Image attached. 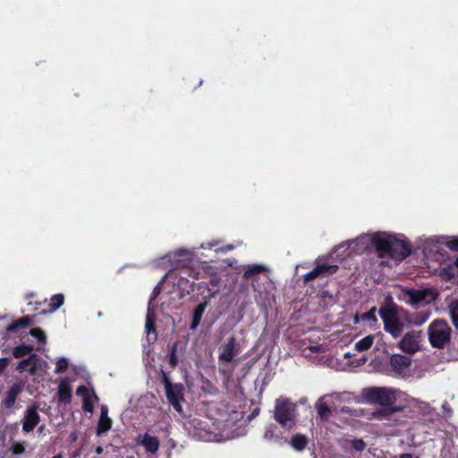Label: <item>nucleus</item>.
Masks as SVG:
<instances>
[{
  "mask_svg": "<svg viewBox=\"0 0 458 458\" xmlns=\"http://www.w3.org/2000/svg\"><path fill=\"white\" fill-rule=\"evenodd\" d=\"M11 450L14 454H21L24 453L25 448L22 444L15 443L12 445Z\"/></svg>",
  "mask_w": 458,
  "mask_h": 458,
  "instance_id": "38",
  "label": "nucleus"
},
{
  "mask_svg": "<svg viewBox=\"0 0 458 458\" xmlns=\"http://www.w3.org/2000/svg\"><path fill=\"white\" fill-rule=\"evenodd\" d=\"M168 361L169 365L172 368H175L178 364V358H177V344L174 343L170 350V352L168 354Z\"/></svg>",
  "mask_w": 458,
  "mask_h": 458,
  "instance_id": "30",
  "label": "nucleus"
},
{
  "mask_svg": "<svg viewBox=\"0 0 458 458\" xmlns=\"http://www.w3.org/2000/svg\"><path fill=\"white\" fill-rule=\"evenodd\" d=\"M217 282H218V281H217V280H216V279H213V278H212V279H210V284H211L212 285H216Z\"/></svg>",
  "mask_w": 458,
  "mask_h": 458,
  "instance_id": "50",
  "label": "nucleus"
},
{
  "mask_svg": "<svg viewBox=\"0 0 458 458\" xmlns=\"http://www.w3.org/2000/svg\"><path fill=\"white\" fill-rule=\"evenodd\" d=\"M324 399L325 396L319 398L316 403L315 407L320 420L323 421H327L332 414V410L329 407V405L326 402H324Z\"/></svg>",
  "mask_w": 458,
  "mask_h": 458,
  "instance_id": "17",
  "label": "nucleus"
},
{
  "mask_svg": "<svg viewBox=\"0 0 458 458\" xmlns=\"http://www.w3.org/2000/svg\"><path fill=\"white\" fill-rule=\"evenodd\" d=\"M21 390L22 386L20 383L13 384L7 391L5 398L2 401V406L7 409L13 408Z\"/></svg>",
  "mask_w": 458,
  "mask_h": 458,
  "instance_id": "13",
  "label": "nucleus"
},
{
  "mask_svg": "<svg viewBox=\"0 0 458 458\" xmlns=\"http://www.w3.org/2000/svg\"><path fill=\"white\" fill-rule=\"evenodd\" d=\"M93 398L95 400H98V396L95 393H93V397L91 396H84L82 399V408L86 412H92L94 410V402Z\"/></svg>",
  "mask_w": 458,
  "mask_h": 458,
  "instance_id": "28",
  "label": "nucleus"
},
{
  "mask_svg": "<svg viewBox=\"0 0 458 458\" xmlns=\"http://www.w3.org/2000/svg\"><path fill=\"white\" fill-rule=\"evenodd\" d=\"M439 275L443 280L450 281L458 276V271L454 264H447L440 269Z\"/></svg>",
  "mask_w": 458,
  "mask_h": 458,
  "instance_id": "20",
  "label": "nucleus"
},
{
  "mask_svg": "<svg viewBox=\"0 0 458 458\" xmlns=\"http://www.w3.org/2000/svg\"><path fill=\"white\" fill-rule=\"evenodd\" d=\"M399 458H419V457H413L411 454L404 453V454H401L399 455Z\"/></svg>",
  "mask_w": 458,
  "mask_h": 458,
  "instance_id": "45",
  "label": "nucleus"
},
{
  "mask_svg": "<svg viewBox=\"0 0 458 458\" xmlns=\"http://www.w3.org/2000/svg\"><path fill=\"white\" fill-rule=\"evenodd\" d=\"M68 360L64 357H61L56 360L55 363V373H64L68 369Z\"/></svg>",
  "mask_w": 458,
  "mask_h": 458,
  "instance_id": "31",
  "label": "nucleus"
},
{
  "mask_svg": "<svg viewBox=\"0 0 458 458\" xmlns=\"http://www.w3.org/2000/svg\"><path fill=\"white\" fill-rule=\"evenodd\" d=\"M206 307H207V302H201L194 308L193 314H192V320L191 323V329H195L199 325V322H200L203 313L206 310Z\"/></svg>",
  "mask_w": 458,
  "mask_h": 458,
  "instance_id": "19",
  "label": "nucleus"
},
{
  "mask_svg": "<svg viewBox=\"0 0 458 458\" xmlns=\"http://www.w3.org/2000/svg\"><path fill=\"white\" fill-rule=\"evenodd\" d=\"M112 427V420L110 418H99L96 432L98 436H101L110 430Z\"/></svg>",
  "mask_w": 458,
  "mask_h": 458,
  "instance_id": "23",
  "label": "nucleus"
},
{
  "mask_svg": "<svg viewBox=\"0 0 458 458\" xmlns=\"http://www.w3.org/2000/svg\"><path fill=\"white\" fill-rule=\"evenodd\" d=\"M76 394L77 395H80L82 397V399L84 398V396H90L89 394V389L86 386H80L77 390H76Z\"/></svg>",
  "mask_w": 458,
  "mask_h": 458,
  "instance_id": "39",
  "label": "nucleus"
},
{
  "mask_svg": "<svg viewBox=\"0 0 458 458\" xmlns=\"http://www.w3.org/2000/svg\"><path fill=\"white\" fill-rule=\"evenodd\" d=\"M34 323V317L23 316L6 326L2 333L1 339L4 343L13 340V344H18L27 335L26 329Z\"/></svg>",
  "mask_w": 458,
  "mask_h": 458,
  "instance_id": "4",
  "label": "nucleus"
},
{
  "mask_svg": "<svg viewBox=\"0 0 458 458\" xmlns=\"http://www.w3.org/2000/svg\"><path fill=\"white\" fill-rule=\"evenodd\" d=\"M454 265L458 271V257L456 258L455 261L454 262Z\"/></svg>",
  "mask_w": 458,
  "mask_h": 458,
  "instance_id": "51",
  "label": "nucleus"
},
{
  "mask_svg": "<svg viewBox=\"0 0 458 458\" xmlns=\"http://www.w3.org/2000/svg\"><path fill=\"white\" fill-rule=\"evenodd\" d=\"M52 458H62V454H55Z\"/></svg>",
  "mask_w": 458,
  "mask_h": 458,
  "instance_id": "52",
  "label": "nucleus"
},
{
  "mask_svg": "<svg viewBox=\"0 0 458 458\" xmlns=\"http://www.w3.org/2000/svg\"><path fill=\"white\" fill-rule=\"evenodd\" d=\"M38 356L33 353L30 354L28 358L20 360L16 369L19 372L28 371L31 376H34L38 372Z\"/></svg>",
  "mask_w": 458,
  "mask_h": 458,
  "instance_id": "11",
  "label": "nucleus"
},
{
  "mask_svg": "<svg viewBox=\"0 0 458 458\" xmlns=\"http://www.w3.org/2000/svg\"><path fill=\"white\" fill-rule=\"evenodd\" d=\"M405 294L409 297V303L411 305H417L425 301L428 290H406Z\"/></svg>",
  "mask_w": 458,
  "mask_h": 458,
  "instance_id": "16",
  "label": "nucleus"
},
{
  "mask_svg": "<svg viewBox=\"0 0 458 458\" xmlns=\"http://www.w3.org/2000/svg\"><path fill=\"white\" fill-rule=\"evenodd\" d=\"M103 452H104V449H103V447H102V446H98V447L96 448V454H103Z\"/></svg>",
  "mask_w": 458,
  "mask_h": 458,
  "instance_id": "46",
  "label": "nucleus"
},
{
  "mask_svg": "<svg viewBox=\"0 0 458 458\" xmlns=\"http://www.w3.org/2000/svg\"><path fill=\"white\" fill-rule=\"evenodd\" d=\"M449 310L452 323L458 329V301H453L449 305Z\"/></svg>",
  "mask_w": 458,
  "mask_h": 458,
  "instance_id": "25",
  "label": "nucleus"
},
{
  "mask_svg": "<svg viewBox=\"0 0 458 458\" xmlns=\"http://www.w3.org/2000/svg\"><path fill=\"white\" fill-rule=\"evenodd\" d=\"M64 296L62 293H57V294L53 295L50 299V303H49L51 310L54 311V310H58L64 304Z\"/></svg>",
  "mask_w": 458,
  "mask_h": 458,
  "instance_id": "27",
  "label": "nucleus"
},
{
  "mask_svg": "<svg viewBox=\"0 0 458 458\" xmlns=\"http://www.w3.org/2000/svg\"><path fill=\"white\" fill-rule=\"evenodd\" d=\"M185 274L189 277H191L194 280H199V279L203 278V276L206 274V272L204 270L203 271H199V270H196V269H194L192 267H189V268L186 269Z\"/></svg>",
  "mask_w": 458,
  "mask_h": 458,
  "instance_id": "32",
  "label": "nucleus"
},
{
  "mask_svg": "<svg viewBox=\"0 0 458 458\" xmlns=\"http://www.w3.org/2000/svg\"><path fill=\"white\" fill-rule=\"evenodd\" d=\"M398 347L405 353L413 354L420 349L417 334L414 331L406 333L398 344Z\"/></svg>",
  "mask_w": 458,
  "mask_h": 458,
  "instance_id": "9",
  "label": "nucleus"
},
{
  "mask_svg": "<svg viewBox=\"0 0 458 458\" xmlns=\"http://www.w3.org/2000/svg\"><path fill=\"white\" fill-rule=\"evenodd\" d=\"M196 284L194 282H192L191 284H189L188 288H187V293H191V292H193L195 291V288H196Z\"/></svg>",
  "mask_w": 458,
  "mask_h": 458,
  "instance_id": "44",
  "label": "nucleus"
},
{
  "mask_svg": "<svg viewBox=\"0 0 458 458\" xmlns=\"http://www.w3.org/2000/svg\"><path fill=\"white\" fill-rule=\"evenodd\" d=\"M296 405L288 400H276L274 419L282 427L293 428L295 424Z\"/></svg>",
  "mask_w": 458,
  "mask_h": 458,
  "instance_id": "6",
  "label": "nucleus"
},
{
  "mask_svg": "<svg viewBox=\"0 0 458 458\" xmlns=\"http://www.w3.org/2000/svg\"><path fill=\"white\" fill-rule=\"evenodd\" d=\"M317 267L318 268V270L322 276L333 275V274L336 273L338 270L337 265H328L326 263L318 264Z\"/></svg>",
  "mask_w": 458,
  "mask_h": 458,
  "instance_id": "26",
  "label": "nucleus"
},
{
  "mask_svg": "<svg viewBox=\"0 0 458 458\" xmlns=\"http://www.w3.org/2000/svg\"><path fill=\"white\" fill-rule=\"evenodd\" d=\"M351 445L356 451L364 450L366 444L362 439H353L351 441Z\"/></svg>",
  "mask_w": 458,
  "mask_h": 458,
  "instance_id": "37",
  "label": "nucleus"
},
{
  "mask_svg": "<svg viewBox=\"0 0 458 458\" xmlns=\"http://www.w3.org/2000/svg\"><path fill=\"white\" fill-rule=\"evenodd\" d=\"M184 281H185L186 283H188V281H187L186 279H183V278H181V279L179 280V283H178V284H179V285H180L181 287H183V283H184Z\"/></svg>",
  "mask_w": 458,
  "mask_h": 458,
  "instance_id": "49",
  "label": "nucleus"
},
{
  "mask_svg": "<svg viewBox=\"0 0 458 458\" xmlns=\"http://www.w3.org/2000/svg\"><path fill=\"white\" fill-rule=\"evenodd\" d=\"M452 329L443 319H435L428 328V341L434 348L443 349L451 341Z\"/></svg>",
  "mask_w": 458,
  "mask_h": 458,
  "instance_id": "2",
  "label": "nucleus"
},
{
  "mask_svg": "<svg viewBox=\"0 0 458 458\" xmlns=\"http://www.w3.org/2000/svg\"><path fill=\"white\" fill-rule=\"evenodd\" d=\"M428 317H429V314L427 312L418 313V314H416L415 318L412 321V323L415 326L420 327L428 320Z\"/></svg>",
  "mask_w": 458,
  "mask_h": 458,
  "instance_id": "35",
  "label": "nucleus"
},
{
  "mask_svg": "<svg viewBox=\"0 0 458 458\" xmlns=\"http://www.w3.org/2000/svg\"><path fill=\"white\" fill-rule=\"evenodd\" d=\"M107 412H108L107 408H106V406H102V407H101L100 418H103V417H104V418H109V417L107 416Z\"/></svg>",
  "mask_w": 458,
  "mask_h": 458,
  "instance_id": "43",
  "label": "nucleus"
},
{
  "mask_svg": "<svg viewBox=\"0 0 458 458\" xmlns=\"http://www.w3.org/2000/svg\"><path fill=\"white\" fill-rule=\"evenodd\" d=\"M374 339L375 337L372 335H369L363 337L355 344V350H357L358 352L368 351L372 346Z\"/></svg>",
  "mask_w": 458,
  "mask_h": 458,
  "instance_id": "22",
  "label": "nucleus"
},
{
  "mask_svg": "<svg viewBox=\"0 0 458 458\" xmlns=\"http://www.w3.org/2000/svg\"><path fill=\"white\" fill-rule=\"evenodd\" d=\"M164 386H165V391L169 388H171L172 386H174V384H172L171 381H170V378L169 377L163 372V375H162V379H161Z\"/></svg>",
  "mask_w": 458,
  "mask_h": 458,
  "instance_id": "40",
  "label": "nucleus"
},
{
  "mask_svg": "<svg viewBox=\"0 0 458 458\" xmlns=\"http://www.w3.org/2000/svg\"><path fill=\"white\" fill-rule=\"evenodd\" d=\"M183 389V385L179 383L165 391L168 403L179 412L182 411L181 403L184 400Z\"/></svg>",
  "mask_w": 458,
  "mask_h": 458,
  "instance_id": "8",
  "label": "nucleus"
},
{
  "mask_svg": "<svg viewBox=\"0 0 458 458\" xmlns=\"http://www.w3.org/2000/svg\"><path fill=\"white\" fill-rule=\"evenodd\" d=\"M273 434L270 430H267L266 433H265V437L268 438V437H272Z\"/></svg>",
  "mask_w": 458,
  "mask_h": 458,
  "instance_id": "48",
  "label": "nucleus"
},
{
  "mask_svg": "<svg viewBox=\"0 0 458 458\" xmlns=\"http://www.w3.org/2000/svg\"><path fill=\"white\" fill-rule=\"evenodd\" d=\"M267 270V269L265 266L254 264L248 267V268L244 271L242 276L245 280L254 281L256 279V276H258L260 273L266 272Z\"/></svg>",
  "mask_w": 458,
  "mask_h": 458,
  "instance_id": "18",
  "label": "nucleus"
},
{
  "mask_svg": "<svg viewBox=\"0 0 458 458\" xmlns=\"http://www.w3.org/2000/svg\"><path fill=\"white\" fill-rule=\"evenodd\" d=\"M389 363L392 369L401 374L411 364V359L402 354H393L389 359Z\"/></svg>",
  "mask_w": 458,
  "mask_h": 458,
  "instance_id": "12",
  "label": "nucleus"
},
{
  "mask_svg": "<svg viewBox=\"0 0 458 458\" xmlns=\"http://www.w3.org/2000/svg\"><path fill=\"white\" fill-rule=\"evenodd\" d=\"M39 420L40 417L38 412V407L36 405L29 407L23 418L22 430L26 433L32 431L38 424Z\"/></svg>",
  "mask_w": 458,
  "mask_h": 458,
  "instance_id": "10",
  "label": "nucleus"
},
{
  "mask_svg": "<svg viewBox=\"0 0 458 458\" xmlns=\"http://www.w3.org/2000/svg\"><path fill=\"white\" fill-rule=\"evenodd\" d=\"M321 276L322 275L320 274L318 268L316 266L312 270H310V272H308L307 274H305L303 276V279H304V282L307 283V282H310Z\"/></svg>",
  "mask_w": 458,
  "mask_h": 458,
  "instance_id": "33",
  "label": "nucleus"
},
{
  "mask_svg": "<svg viewBox=\"0 0 458 458\" xmlns=\"http://www.w3.org/2000/svg\"><path fill=\"white\" fill-rule=\"evenodd\" d=\"M445 246L453 251H458V236L449 238L445 242Z\"/></svg>",
  "mask_w": 458,
  "mask_h": 458,
  "instance_id": "36",
  "label": "nucleus"
},
{
  "mask_svg": "<svg viewBox=\"0 0 458 458\" xmlns=\"http://www.w3.org/2000/svg\"><path fill=\"white\" fill-rule=\"evenodd\" d=\"M34 350V346L30 344H21L13 348V355L14 358L20 359L27 355H30Z\"/></svg>",
  "mask_w": 458,
  "mask_h": 458,
  "instance_id": "21",
  "label": "nucleus"
},
{
  "mask_svg": "<svg viewBox=\"0 0 458 458\" xmlns=\"http://www.w3.org/2000/svg\"><path fill=\"white\" fill-rule=\"evenodd\" d=\"M379 315L384 324V330L390 334L394 339L401 336L403 324L397 317V306L391 302L379 310Z\"/></svg>",
  "mask_w": 458,
  "mask_h": 458,
  "instance_id": "3",
  "label": "nucleus"
},
{
  "mask_svg": "<svg viewBox=\"0 0 458 458\" xmlns=\"http://www.w3.org/2000/svg\"><path fill=\"white\" fill-rule=\"evenodd\" d=\"M376 313H377V309L375 307H373L368 312L363 313L361 318L364 320H368V321L376 323L377 321Z\"/></svg>",
  "mask_w": 458,
  "mask_h": 458,
  "instance_id": "34",
  "label": "nucleus"
},
{
  "mask_svg": "<svg viewBox=\"0 0 458 458\" xmlns=\"http://www.w3.org/2000/svg\"><path fill=\"white\" fill-rule=\"evenodd\" d=\"M308 444V440L305 436L295 435L291 440L293 447L298 451H302Z\"/></svg>",
  "mask_w": 458,
  "mask_h": 458,
  "instance_id": "24",
  "label": "nucleus"
},
{
  "mask_svg": "<svg viewBox=\"0 0 458 458\" xmlns=\"http://www.w3.org/2000/svg\"><path fill=\"white\" fill-rule=\"evenodd\" d=\"M59 403L68 404L72 401V388L67 380H62L58 386Z\"/></svg>",
  "mask_w": 458,
  "mask_h": 458,
  "instance_id": "14",
  "label": "nucleus"
},
{
  "mask_svg": "<svg viewBox=\"0 0 458 458\" xmlns=\"http://www.w3.org/2000/svg\"><path fill=\"white\" fill-rule=\"evenodd\" d=\"M146 330L148 334H149L151 331L155 332V326L154 321L150 318V317L148 315L147 320H146Z\"/></svg>",
  "mask_w": 458,
  "mask_h": 458,
  "instance_id": "41",
  "label": "nucleus"
},
{
  "mask_svg": "<svg viewBox=\"0 0 458 458\" xmlns=\"http://www.w3.org/2000/svg\"><path fill=\"white\" fill-rule=\"evenodd\" d=\"M370 245L375 248L380 259L391 258L403 261L411 253V246L408 242L381 232L360 235L354 240L343 242L339 248L347 246L349 250L347 255L350 256L365 252Z\"/></svg>",
  "mask_w": 458,
  "mask_h": 458,
  "instance_id": "1",
  "label": "nucleus"
},
{
  "mask_svg": "<svg viewBox=\"0 0 458 458\" xmlns=\"http://www.w3.org/2000/svg\"><path fill=\"white\" fill-rule=\"evenodd\" d=\"M220 353L218 359L220 361L231 362L233 358L241 352L240 344L234 335H232L227 341L219 348Z\"/></svg>",
  "mask_w": 458,
  "mask_h": 458,
  "instance_id": "7",
  "label": "nucleus"
},
{
  "mask_svg": "<svg viewBox=\"0 0 458 458\" xmlns=\"http://www.w3.org/2000/svg\"><path fill=\"white\" fill-rule=\"evenodd\" d=\"M10 360L8 358L0 359V374L8 367Z\"/></svg>",
  "mask_w": 458,
  "mask_h": 458,
  "instance_id": "42",
  "label": "nucleus"
},
{
  "mask_svg": "<svg viewBox=\"0 0 458 458\" xmlns=\"http://www.w3.org/2000/svg\"><path fill=\"white\" fill-rule=\"evenodd\" d=\"M30 335L35 337L38 343L45 344L47 341V335L40 327H34L30 330Z\"/></svg>",
  "mask_w": 458,
  "mask_h": 458,
  "instance_id": "29",
  "label": "nucleus"
},
{
  "mask_svg": "<svg viewBox=\"0 0 458 458\" xmlns=\"http://www.w3.org/2000/svg\"><path fill=\"white\" fill-rule=\"evenodd\" d=\"M366 399L370 403L379 404L386 407L388 414L392 413L394 409L390 408L395 402L394 393L386 387H371L368 388L365 394Z\"/></svg>",
  "mask_w": 458,
  "mask_h": 458,
  "instance_id": "5",
  "label": "nucleus"
},
{
  "mask_svg": "<svg viewBox=\"0 0 458 458\" xmlns=\"http://www.w3.org/2000/svg\"><path fill=\"white\" fill-rule=\"evenodd\" d=\"M199 287L207 289L208 287V284L201 282L199 284Z\"/></svg>",
  "mask_w": 458,
  "mask_h": 458,
  "instance_id": "47",
  "label": "nucleus"
},
{
  "mask_svg": "<svg viewBox=\"0 0 458 458\" xmlns=\"http://www.w3.org/2000/svg\"><path fill=\"white\" fill-rule=\"evenodd\" d=\"M141 445L145 448L147 453L156 454L160 446L159 440L157 437L150 436L146 433L140 442Z\"/></svg>",
  "mask_w": 458,
  "mask_h": 458,
  "instance_id": "15",
  "label": "nucleus"
}]
</instances>
